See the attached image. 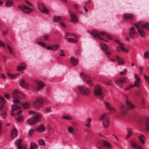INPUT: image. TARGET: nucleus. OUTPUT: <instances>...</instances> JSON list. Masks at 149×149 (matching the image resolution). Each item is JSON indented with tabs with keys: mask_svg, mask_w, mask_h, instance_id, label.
I'll return each instance as SVG.
<instances>
[{
	"mask_svg": "<svg viewBox=\"0 0 149 149\" xmlns=\"http://www.w3.org/2000/svg\"><path fill=\"white\" fill-rule=\"evenodd\" d=\"M126 99L125 100L126 103L127 105V108L126 106L124 104L121 105L120 107V110L121 113L123 115L125 114L127 111V109H132L135 108L134 106L133 105L130 101L128 99V97L126 96Z\"/></svg>",
	"mask_w": 149,
	"mask_h": 149,
	"instance_id": "obj_3",
	"label": "nucleus"
},
{
	"mask_svg": "<svg viewBox=\"0 0 149 149\" xmlns=\"http://www.w3.org/2000/svg\"><path fill=\"white\" fill-rule=\"evenodd\" d=\"M101 48L103 51H104L106 54L108 56H109L111 54V53L110 52H107V51L108 50V47L106 46V44H104V45H101Z\"/></svg>",
	"mask_w": 149,
	"mask_h": 149,
	"instance_id": "obj_20",
	"label": "nucleus"
},
{
	"mask_svg": "<svg viewBox=\"0 0 149 149\" xmlns=\"http://www.w3.org/2000/svg\"><path fill=\"white\" fill-rule=\"evenodd\" d=\"M44 100L42 98L39 97L36 99L34 102V106L37 109H39L42 105Z\"/></svg>",
	"mask_w": 149,
	"mask_h": 149,
	"instance_id": "obj_9",
	"label": "nucleus"
},
{
	"mask_svg": "<svg viewBox=\"0 0 149 149\" xmlns=\"http://www.w3.org/2000/svg\"><path fill=\"white\" fill-rule=\"evenodd\" d=\"M93 93L95 97L102 98V88L99 85L95 86L93 89Z\"/></svg>",
	"mask_w": 149,
	"mask_h": 149,
	"instance_id": "obj_7",
	"label": "nucleus"
},
{
	"mask_svg": "<svg viewBox=\"0 0 149 149\" xmlns=\"http://www.w3.org/2000/svg\"><path fill=\"white\" fill-rule=\"evenodd\" d=\"M59 47V46L56 45H55L52 46L53 50L55 51Z\"/></svg>",
	"mask_w": 149,
	"mask_h": 149,
	"instance_id": "obj_56",
	"label": "nucleus"
},
{
	"mask_svg": "<svg viewBox=\"0 0 149 149\" xmlns=\"http://www.w3.org/2000/svg\"><path fill=\"white\" fill-rule=\"evenodd\" d=\"M128 80V78L125 77L118 79L115 81V82L117 85L120 86L121 88H122L123 86L121 84L127 82Z\"/></svg>",
	"mask_w": 149,
	"mask_h": 149,
	"instance_id": "obj_11",
	"label": "nucleus"
},
{
	"mask_svg": "<svg viewBox=\"0 0 149 149\" xmlns=\"http://www.w3.org/2000/svg\"><path fill=\"white\" fill-rule=\"evenodd\" d=\"M22 105L24 109H27L30 107V104L28 102H25L22 103Z\"/></svg>",
	"mask_w": 149,
	"mask_h": 149,
	"instance_id": "obj_38",
	"label": "nucleus"
},
{
	"mask_svg": "<svg viewBox=\"0 0 149 149\" xmlns=\"http://www.w3.org/2000/svg\"><path fill=\"white\" fill-rule=\"evenodd\" d=\"M52 20L54 22H60L61 19V17L56 15H54L52 17Z\"/></svg>",
	"mask_w": 149,
	"mask_h": 149,
	"instance_id": "obj_29",
	"label": "nucleus"
},
{
	"mask_svg": "<svg viewBox=\"0 0 149 149\" xmlns=\"http://www.w3.org/2000/svg\"><path fill=\"white\" fill-rule=\"evenodd\" d=\"M69 13L70 15V16L71 17V21L73 22H78V19L77 18V17L75 14L69 11Z\"/></svg>",
	"mask_w": 149,
	"mask_h": 149,
	"instance_id": "obj_21",
	"label": "nucleus"
},
{
	"mask_svg": "<svg viewBox=\"0 0 149 149\" xmlns=\"http://www.w3.org/2000/svg\"><path fill=\"white\" fill-rule=\"evenodd\" d=\"M70 61L72 64L73 66L77 65L78 63V59L73 57L70 58Z\"/></svg>",
	"mask_w": 149,
	"mask_h": 149,
	"instance_id": "obj_25",
	"label": "nucleus"
},
{
	"mask_svg": "<svg viewBox=\"0 0 149 149\" xmlns=\"http://www.w3.org/2000/svg\"><path fill=\"white\" fill-rule=\"evenodd\" d=\"M137 32L135 31V29L133 27H131L129 29V34L130 37L132 39L134 38V35Z\"/></svg>",
	"mask_w": 149,
	"mask_h": 149,
	"instance_id": "obj_16",
	"label": "nucleus"
},
{
	"mask_svg": "<svg viewBox=\"0 0 149 149\" xmlns=\"http://www.w3.org/2000/svg\"><path fill=\"white\" fill-rule=\"evenodd\" d=\"M49 37V36L48 35H45L43 36V38L45 41H47Z\"/></svg>",
	"mask_w": 149,
	"mask_h": 149,
	"instance_id": "obj_54",
	"label": "nucleus"
},
{
	"mask_svg": "<svg viewBox=\"0 0 149 149\" xmlns=\"http://www.w3.org/2000/svg\"><path fill=\"white\" fill-rule=\"evenodd\" d=\"M13 0H7L6 4V6L7 7H10L12 6L13 5Z\"/></svg>",
	"mask_w": 149,
	"mask_h": 149,
	"instance_id": "obj_32",
	"label": "nucleus"
},
{
	"mask_svg": "<svg viewBox=\"0 0 149 149\" xmlns=\"http://www.w3.org/2000/svg\"><path fill=\"white\" fill-rule=\"evenodd\" d=\"M88 32L94 37L100 38L101 40H104L107 42H108L107 40H104V38H101V37L107 38L111 40L113 39L112 37L110 35L104 32H99L95 30H93L91 31H88Z\"/></svg>",
	"mask_w": 149,
	"mask_h": 149,
	"instance_id": "obj_2",
	"label": "nucleus"
},
{
	"mask_svg": "<svg viewBox=\"0 0 149 149\" xmlns=\"http://www.w3.org/2000/svg\"><path fill=\"white\" fill-rule=\"evenodd\" d=\"M45 130V128L42 125H41L38 126L36 129L38 132H44Z\"/></svg>",
	"mask_w": 149,
	"mask_h": 149,
	"instance_id": "obj_33",
	"label": "nucleus"
},
{
	"mask_svg": "<svg viewBox=\"0 0 149 149\" xmlns=\"http://www.w3.org/2000/svg\"><path fill=\"white\" fill-rule=\"evenodd\" d=\"M131 145L133 149H142V147L134 141L131 142Z\"/></svg>",
	"mask_w": 149,
	"mask_h": 149,
	"instance_id": "obj_23",
	"label": "nucleus"
},
{
	"mask_svg": "<svg viewBox=\"0 0 149 149\" xmlns=\"http://www.w3.org/2000/svg\"><path fill=\"white\" fill-rule=\"evenodd\" d=\"M59 23L63 27H65L66 26V25L64 22L60 21L59 22Z\"/></svg>",
	"mask_w": 149,
	"mask_h": 149,
	"instance_id": "obj_60",
	"label": "nucleus"
},
{
	"mask_svg": "<svg viewBox=\"0 0 149 149\" xmlns=\"http://www.w3.org/2000/svg\"><path fill=\"white\" fill-rule=\"evenodd\" d=\"M74 129L71 126H69L68 128V132L70 133H71L72 134H74L73 131H74Z\"/></svg>",
	"mask_w": 149,
	"mask_h": 149,
	"instance_id": "obj_42",
	"label": "nucleus"
},
{
	"mask_svg": "<svg viewBox=\"0 0 149 149\" xmlns=\"http://www.w3.org/2000/svg\"><path fill=\"white\" fill-rule=\"evenodd\" d=\"M23 12L26 14H29L33 10L26 6L22 4L18 6Z\"/></svg>",
	"mask_w": 149,
	"mask_h": 149,
	"instance_id": "obj_12",
	"label": "nucleus"
},
{
	"mask_svg": "<svg viewBox=\"0 0 149 149\" xmlns=\"http://www.w3.org/2000/svg\"><path fill=\"white\" fill-rule=\"evenodd\" d=\"M144 58H149V52L146 51L144 53Z\"/></svg>",
	"mask_w": 149,
	"mask_h": 149,
	"instance_id": "obj_43",
	"label": "nucleus"
},
{
	"mask_svg": "<svg viewBox=\"0 0 149 149\" xmlns=\"http://www.w3.org/2000/svg\"><path fill=\"white\" fill-rule=\"evenodd\" d=\"M78 88L80 94L82 95L87 96L91 94L90 89L86 86L80 85L78 86Z\"/></svg>",
	"mask_w": 149,
	"mask_h": 149,
	"instance_id": "obj_5",
	"label": "nucleus"
},
{
	"mask_svg": "<svg viewBox=\"0 0 149 149\" xmlns=\"http://www.w3.org/2000/svg\"><path fill=\"white\" fill-rule=\"evenodd\" d=\"M134 77H135V78L136 79V81H140L141 79H140V78L136 74H135Z\"/></svg>",
	"mask_w": 149,
	"mask_h": 149,
	"instance_id": "obj_61",
	"label": "nucleus"
},
{
	"mask_svg": "<svg viewBox=\"0 0 149 149\" xmlns=\"http://www.w3.org/2000/svg\"><path fill=\"white\" fill-rule=\"evenodd\" d=\"M16 119L18 122H22L23 120V117L22 116H19Z\"/></svg>",
	"mask_w": 149,
	"mask_h": 149,
	"instance_id": "obj_45",
	"label": "nucleus"
},
{
	"mask_svg": "<svg viewBox=\"0 0 149 149\" xmlns=\"http://www.w3.org/2000/svg\"><path fill=\"white\" fill-rule=\"evenodd\" d=\"M25 2H26V3H27L30 6H33V4L31 3L29 1L27 0H25Z\"/></svg>",
	"mask_w": 149,
	"mask_h": 149,
	"instance_id": "obj_64",
	"label": "nucleus"
},
{
	"mask_svg": "<svg viewBox=\"0 0 149 149\" xmlns=\"http://www.w3.org/2000/svg\"><path fill=\"white\" fill-rule=\"evenodd\" d=\"M104 104L105 105L106 109L109 111H115L116 110L113 105L109 102L104 101Z\"/></svg>",
	"mask_w": 149,
	"mask_h": 149,
	"instance_id": "obj_15",
	"label": "nucleus"
},
{
	"mask_svg": "<svg viewBox=\"0 0 149 149\" xmlns=\"http://www.w3.org/2000/svg\"><path fill=\"white\" fill-rule=\"evenodd\" d=\"M36 130L35 129H31L28 132V135L29 136H31L34 132Z\"/></svg>",
	"mask_w": 149,
	"mask_h": 149,
	"instance_id": "obj_48",
	"label": "nucleus"
},
{
	"mask_svg": "<svg viewBox=\"0 0 149 149\" xmlns=\"http://www.w3.org/2000/svg\"><path fill=\"white\" fill-rule=\"evenodd\" d=\"M36 89L37 91H38L39 90L41 89L45 86V84H43L40 81H36Z\"/></svg>",
	"mask_w": 149,
	"mask_h": 149,
	"instance_id": "obj_18",
	"label": "nucleus"
},
{
	"mask_svg": "<svg viewBox=\"0 0 149 149\" xmlns=\"http://www.w3.org/2000/svg\"><path fill=\"white\" fill-rule=\"evenodd\" d=\"M99 143L100 145L103 146H106L109 148H110L111 146V145L109 143L104 140L101 141Z\"/></svg>",
	"mask_w": 149,
	"mask_h": 149,
	"instance_id": "obj_28",
	"label": "nucleus"
},
{
	"mask_svg": "<svg viewBox=\"0 0 149 149\" xmlns=\"http://www.w3.org/2000/svg\"><path fill=\"white\" fill-rule=\"evenodd\" d=\"M144 76L145 81L146 82H148L149 85V77L146 75H144Z\"/></svg>",
	"mask_w": 149,
	"mask_h": 149,
	"instance_id": "obj_58",
	"label": "nucleus"
},
{
	"mask_svg": "<svg viewBox=\"0 0 149 149\" xmlns=\"http://www.w3.org/2000/svg\"><path fill=\"white\" fill-rule=\"evenodd\" d=\"M11 108L12 110L10 112V114L11 116H13L14 115V114L13 113V111L19 109L20 108V107L17 105L15 104L11 106Z\"/></svg>",
	"mask_w": 149,
	"mask_h": 149,
	"instance_id": "obj_27",
	"label": "nucleus"
},
{
	"mask_svg": "<svg viewBox=\"0 0 149 149\" xmlns=\"http://www.w3.org/2000/svg\"><path fill=\"white\" fill-rule=\"evenodd\" d=\"M1 117L3 118H5L6 117V109H4L1 112Z\"/></svg>",
	"mask_w": 149,
	"mask_h": 149,
	"instance_id": "obj_41",
	"label": "nucleus"
},
{
	"mask_svg": "<svg viewBox=\"0 0 149 149\" xmlns=\"http://www.w3.org/2000/svg\"><path fill=\"white\" fill-rule=\"evenodd\" d=\"M133 87L134 86H133V85L130 84L127 86V87L125 88V90L126 91L129 90Z\"/></svg>",
	"mask_w": 149,
	"mask_h": 149,
	"instance_id": "obj_46",
	"label": "nucleus"
},
{
	"mask_svg": "<svg viewBox=\"0 0 149 149\" xmlns=\"http://www.w3.org/2000/svg\"><path fill=\"white\" fill-rule=\"evenodd\" d=\"M6 46L7 48L10 53L12 55L14 56L15 54L13 49L8 44H7Z\"/></svg>",
	"mask_w": 149,
	"mask_h": 149,
	"instance_id": "obj_30",
	"label": "nucleus"
},
{
	"mask_svg": "<svg viewBox=\"0 0 149 149\" xmlns=\"http://www.w3.org/2000/svg\"><path fill=\"white\" fill-rule=\"evenodd\" d=\"M80 75L82 77L83 80L86 82L89 86H93V83L88 76L83 73H80Z\"/></svg>",
	"mask_w": 149,
	"mask_h": 149,
	"instance_id": "obj_8",
	"label": "nucleus"
},
{
	"mask_svg": "<svg viewBox=\"0 0 149 149\" xmlns=\"http://www.w3.org/2000/svg\"><path fill=\"white\" fill-rule=\"evenodd\" d=\"M22 141V139H19L17 141H16L15 144L17 146L18 149H26L25 147L23 146L21 144Z\"/></svg>",
	"mask_w": 149,
	"mask_h": 149,
	"instance_id": "obj_24",
	"label": "nucleus"
},
{
	"mask_svg": "<svg viewBox=\"0 0 149 149\" xmlns=\"http://www.w3.org/2000/svg\"><path fill=\"white\" fill-rule=\"evenodd\" d=\"M134 24H138L139 27L144 28L145 29H149V23H146L143 24L142 22H137Z\"/></svg>",
	"mask_w": 149,
	"mask_h": 149,
	"instance_id": "obj_17",
	"label": "nucleus"
},
{
	"mask_svg": "<svg viewBox=\"0 0 149 149\" xmlns=\"http://www.w3.org/2000/svg\"><path fill=\"white\" fill-rule=\"evenodd\" d=\"M45 109V112L47 113H49L52 111L51 107H46Z\"/></svg>",
	"mask_w": 149,
	"mask_h": 149,
	"instance_id": "obj_44",
	"label": "nucleus"
},
{
	"mask_svg": "<svg viewBox=\"0 0 149 149\" xmlns=\"http://www.w3.org/2000/svg\"><path fill=\"white\" fill-rule=\"evenodd\" d=\"M66 36H75V37H76V36H74L73 33H67L66 34Z\"/></svg>",
	"mask_w": 149,
	"mask_h": 149,
	"instance_id": "obj_59",
	"label": "nucleus"
},
{
	"mask_svg": "<svg viewBox=\"0 0 149 149\" xmlns=\"http://www.w3.org/2000/svg\"><path fill=\"white\" fill-rule=\"evenodd\" d=\"M38 142L40 146H45V143L42 139H41L38 140Z\"/></svg>",
	"mask_w": 149,
	"mask_h": 149,
	"instance_id": "obj_39",
	"label": "nucleus"
},
{
	"mask_svg": "<svg viewBox=\"0 0 149 149\" xmlns=\"http://www.w3.org/2000/svg\"><path fill=\"white\" fill-rule=\"evenodd\" d=\"M25 69L24 67L22 66H18L17 67V70L19 71H20L22 70H23Z\"/></svg>",
	"mask_w": 149,
	"mask_h": 149,
	"instance_id": "obj_49",
	"label": "nucleus"
},
{
	"mask_svg": "<svg viewBox=\"0 0 149 149\" xmlns=\"http://www.w3.org/2000/svg\"><path fill=\"white\" fill-rule=\"evenodd\" d=\"M140 81H135L134 82V84L133 85L134 87L136 86L139 87V83Z\"/></svg>",
	"mask_w": 149,
	"mask_h": 149,
	"instance_id": "obj_47",
	"label": "nucleus"
},
{
	"mask_svg": "<svg viewBox=\"0 0 149 149\" xmlns=\"http://www.w3.org/2000/svg\"><path fill=\"white\" fill-rule=\"evenodd\" d=\"M143 124L146 130L149 132V118H145L143 122Z\"/></svg>",
	"mask_w": 149,
	"mask_h": 149,
	"instance_id": "obj_22",
	"label": "nucleus"
},
{
	"mask_svg": "<svg viewBox=\"0 0 149 149\" xmlns=\"http://www.w3.org/2000/svg\"><path fill=\"white\" fill-rule=\"evenodd\" d=\"M12 96L13 98V102L15 103H18L20 102L19 98H24V95L23 93L15 89L12 93Z\"/></svg>",
	"mask_w": 149,
	"mask_h": 149,
	"instance_id": "obj_4",
	"label": "nucleus"
},
{
	"mask_svg": "<svg viewBox=\"0 0 149 149\" xmlns=\"http://www.w3.org/2000/svg\"><path fill=\"white\" fill-rule=\"evenodd\" d=\"M29 113L30 114H34L33 117L28 119L27 121L29 125H33L40 120L42 117V114L41 113L36 112L33 111H29Z\"/></svg>",
	"mask_w": 149,
	"mask_h": 149,
	"instance_id": "obj_1",
	"label": "nucleus"
},
{
	"mask_svg": "<svg viewBox=\"0 0 149 149\" xmlns=\"http://www.w3.org/2000/svg\"><path fill=\"white\" fill-rule=\"evenodd\" d=\"M134 25L137 28V30L140 35L142 37H145L146 36V34L142 28L139 27L138 24H134Z\"/></svg>",
	"mask_w": 149,
	"mask_h": 149,
	"instance_id": "obj_14",
	"label": "nucleus"
},
{
	"mask_svg": "<svg viewBox=\"0 0 149 149\" xmlns=\"http://www.w3.org/2000/svg\"><path fill=\"white\" fill-rule=\"evenodd\" d=\"M38 8L40 12L42 13L48 14L49 12V10L42 3H39L38 4Z\"/></svg>",
	"mask_w": 149,
	"mask_h": 149,
	"instance_id": "obj_10",
	"label": "nucleus"
},
{
	"mask_svg": "<svg viewBox=\"0 0 149 149\" xmlns=\"http://www.w3.org/2000/svg\"><path fill=\"white\" fill-rule=\"evenodd\" d=\"M99 120L100 121H102L103 125L104 128H107L109 126L110 124L109 118L107 113H103L100 116Z\"/></svg>",
	"mask_w": 149,
	"mask_h": 149,
	"instance_id": "obj_6",
	"label": "nucleus"
},
{
	"mask_svg": "<svg viewBox=\"0 0 149 149\" xmlns=\"http://www.w3.org/2000/svg\"><path fill=\"white\" fill-rule=\"evenodd\" d=\"M114 42L120 45L121 46H123L124 45V44L122 43L120 40H114Z\"/></svg>",
	"mask_w": 149,
	"mask_h": 149,
	"instance_id": "obj_51",
	"label": "nucleus"
},
{
	"mask_svg": "<svg viewBox=\"0 0 149 149\" xmlns=\"http://www.w3.org/2000/svg\"><path fill=\"white\" fill-rule=\"evenodd\" d=\"M38 147V145L35 142H32L30 144V149H36Z\"/></svg>",
	"mask_w": 149,
	"mask_h": 149,
	"instance_id": "obj_34",
	"label": "nucleus"
},
{
	"mask_svg": "<svg viewBox=\"0 0 149 149\" xmlns=\"http://www.w3.org/2000/svg\"><path fill=\"white\" fill-rule=\"evenodd\" d=\"M68 41L69 42L75 43L77 42V40H75L74 38H68Z\"/></svg>",
	"mask_w": 149,
	"mask_h": 149,
	"instance_id": "obj_50",
	"label": "nucleus"
},
{
	"mask_svg": "<svg viewBox=\"0 0 149 149\" xmlns=\"http://www.w3.org/2000/svg\"><path fill=\"white\" fill-rule=\"evenodd\" d=\"M61 118L65 120H72V117L68 115H65L62 116Z\"/></svg>",
	"mask_w": 149,
	"mask_h": 149,
	"instance_id": "obj_37",
	"label": "nucleus"
},
{
	"mask_svg": "<svg viewBox=\"0 0 149 149\" xmlns=\"http://www.w3.org/2000/svg\"><path fill=\"white\" fill-rule=\"evenodd\" d=\"M138 138L139 140L142 144H144L145 143V141H144V140L146 139V137L144 136L142 134L139 136Z\"/></svg>",
	"mask_w": 149,
	"mask_h": 149,
	"instance_id": "obj_35",
	"label": "nucleus"
},
{
	"mask_svg": "<svg viewBox=\"0 0 149 149\" xmlns=\"http://www.w3.org/2000/svg\"><path fill=\"white\" fill-rule=\"evenodd\" d=\"M0 47L6 49V47L5 44L1 41L0 40Z\"/></svg>",
	"mask_w": 149,
	"mask_h": 149,
	"instance_id": "obj_52",
	"label": "nucleus"
},
{
	"mask_svg": "<svg viewBox=\"0 0 149 149\" xmlns=\"http://www.w3.org/2000/svg\"><path fill=\"white\" fill-rule=\"evenodd\" d=\"M7 74H8V77L11 79H14L16 77V76L18 74H16L15 75H13V74H10L8 71L6 72Z\"/></svg>",
	"mask_w": 149,
	"mask_h": 149,
	"instance_id": "obj_40",
	"label": "nucleus"
},
{
	"mask_svg": "<svg viewBox=\"0 0 149 149\" xmlns=\"http://www.w3.org/2000/svg\"><path fill=\"white\" fill-rule=\"evenodd\" d=\"M137 95L139 96L141 98H142V95H143V93L142 92H139L138 93L136 94Z\"/></svg>",
	"mask_w": 149,
	"mask_h": 149,
	"instance_id": "obj_62",
	"label": "nucleus"
},
{
	"mask_svg": "<svg viewBox=\"0 0 149 149\" xmlns=\"http://www.w3.org/2000/svg\"><path fill=\"white\" fill-rule=\"evenodd\" d=\"M127 132L128 134L126 137V139L129 137L132 134V132L130 131L129 129H128Z\"/></svg>",
	"mask_w": 149,
	"mask_h": 149,
	"instance_id": "obj_53",
	"label": "nucleus"
},
{
	"mask_svg": "<svg viewBox=\"0 0 149 149\" xmlns=\"http://www.w3.org/2000/svg\"><path fill=\"white\" fill-rule=\"evenodd\" d=\"M134 15L132 13H125L123 15V18L125 21H131L134 18Z\"/></svg>",
	"mask_w": 149,
	"mask_h": 149,
	"instance_id": "obj_13",
	"label": "nucleus"
},
{
	"mask_svg": "<svg viewBox=\"0 0 149 149\" xmlns=\"http://www.w3.org/2000/svg\"><path fill=\"white\" fill-rule=\"evenodd\" d=\"M38 44L42 47H45L46 46L45 43L42 42H37Z\"/></svg>",
	"mask_w": 149,
	"mask_h": 149,
	"instance_id": "obj_55",
	"label": "nucleus"
},
{
	"mask_svg": "<svg viewBox=\"0 0 149 149\" xmlns=\"http://www.w3.org/2000/svg\"><path fill=\"white\" fill-rule=\"evenodd\" d=\"M60 52H61V54H60V55L61 56H65V54L64 53V51L61 49L60 50Z\"/></svg>",
	"mask_w": 149,
	"mask_h": 149,
	"instance_id": "obj_63",
	"label": "nucleus"
},
{
	"mask_svg": "<svg viewBox=\"0 0 149 149\" xmlns=\"http://www.w3.org/2000/svg\"><path fill=\"white\" fill-rule=\"evenodd\" d=\"M17 131L15 128H14L12 132L11 136L12 139H13L17 136Z\"/></svg>",
	"mask_w": 149,
	"mask_h": 149,
	"instance_id": "obj_31",
	"label": "nucleus"
},
{
	"mask_svg": "<svg viewBox=\"0 0 149 149\" xmlns=\"http://www.w3.org/2000/svg\"><path fill=\"white\" fill-rule=\"evenodd\" d=\"M120 48L121 49L123 52H126L127 53L128 52V51L124 47L121 46H119Z\"/></svg>",
	"mask_w": 149,
	"mask_h": 149,
	"instance_id": "obj_57",
	"label": "nucleus"
},
{
	"mask_svg": "<svg viewBox=\"0 0 149 149\" xmlns=\"http://www.w3.org/2000/svg\"><path fill=\"white\" fill-rule=\"evenodd\" d=\"M19 84L20 86L22 87H24V86H25V87L26 86L25 85V80L24 78H22L19 81Z\"/></svg>",
	"mask_w": 149,
	"mask_h": 149,
	"instance_id": "obj_36",
	"label": "nucleus"
},
{
	"mask_svg": "<svg viewBox=\"0 0 149 149\" xmlns=\"http://www.w3.org/2000/svg\"><path fill=\"white\" fill-rule=\"evenodd\" d=\"M116 60L118 61V65H123L125 63L124 60L122 59L120 56L116 55L115 56Z\"/></svg>",
	"mask_w": 149,
	"mask_h": 149,
	"instance_id": "obj_19",
	"label": "nucleus"
},
{
	"mask_svg": "<svg viewBox=\"0 0 149 149\" xmlns=\"http://www.w3.org/2000/svg\"><path fill=\"white\" fill-rule=\"evenodd\" d=\"M6 102V101L4 98L0 95V111L4 108V105L2 104L5 103Z\"/></svg>",
	"mask_w": 149,
	"mask_h": 149,
	"instance_id": "obj_26",
	"label": "nucleus"
}]
</instances>
